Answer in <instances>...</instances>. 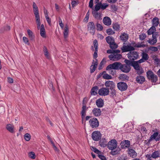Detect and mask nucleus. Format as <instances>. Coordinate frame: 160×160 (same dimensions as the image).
<instances>
[{"instance_id": "nucleus-1", "label": "nucleus", "mask_w": 160, "mask_h": 160, "mask_svg": "<svg viewBox=\"0 0 160 160\" xmlns=\"http://www.w3.org/2000/svg\"><path fill=\"white\" fill-rule=\"evenodd\" d=\"M32 7L36 22L37 23V28L39 29L40 27L41 22L38 7L35 2H33Z\"/></svg>"}, {"instance_id": "nucleus-2", "label": "nucleus", "mask_w": 160, "mask_h": 160, "mask_svg": "<svg viewBox=\"0 0 160 160\" xmlns=\"http://www.w3.org/2000/svg\"><path fill=\"white\" fill-rule=\"evenodd\" d=\"M122 64L120 62H116L108 65L106 68L107 70H119L121 69Z\"/></svg>"}, {"instance_id": "nucleus-3", "label": "nucleus", "mask_w": 160, "mask_h": 160, "mask_svg": "<svg viewBox=\"0 0 160 160\" xmlns=\"http://www.w3.org/2000/svg\"><path fill=\"white\" fill-rule=\"evenodd\" d=\"M148 79L151 80L152 82L155 83L158 81V77L154 75L151 70H148L146 73Z\"/></svg>"}, {"instance_id": "nucleus-4", "label": "nucleus", "mask_w": 160, "mask_h": 160, "mask_svg": "<svg viewBox=\"0 0 160 160\" xmlns=\"http://www.w3.org/2000/svg\"><path fill=\"white\" fill-rule=\"evenodd\" d=\"M128 58L131 60L134 61L139 58L138 53L137 51L129 52L127 54Z\"/></svg>"}, {"instance_id": "nucleus-5", "label": "nucleus", "mask_w": 160, "mask_h": 160, "mask_svg": "<svg viewBox=\"0 0 160 160\" xmlns=\"http://www.w3.org/2000/svg\"><path fill=\"white\" fill-rule=\"evenodd\" d=\"M118 142L115 139H112L108 143V148L110 150H113L116 148L117 146Z\"/></svg>"}, {"instance_id": "nucleus-6", "label": "nucleus", "mask_w": 160, "mask_h": 160, "mask_svg": "<svg viewBox=\"0 0 160 160\" xmlns=\"http://www.w3.org/2000/svg\"><path fill=\"white\" fill-rule=\"evenodd\" d=\"M87 29L90 31V33L93 35L95 32V27L94 23L92 22H90L88 23L87 25Z\"/></svg>"}, {"instance_id": "nucleus-7", "label": "nucleus", "mask_w": 160, "mask_h": 160, "mask_svg": "<svg viewBox=\"0 0 160 160\" xmlns=\"http://www.w3.org/2000/svg\"><path fill=\"white\" fill-rule=\"evenodd\" d=\"M101 134L99 131H94L92 133V138L94 141H98L101 138Z\"/></svg>"}, {"instance_id": "nucleus-8", "label": "nucleus", "mask_w": 160, "mask_h": 160, "mask_svg": "<svg viewBox=\"0 0 160 160\" xmlns=\"http://www.w3.org/2000/svg\"><path fill=\"white\" fill-rule=\"evenodd\" d=\"M117 87L118 89L121 91L126 90L128 88V85L126 82H120L117 83Z\"/></svg>"}, {"instance_id": "nucleus-9", "label": "nucleus", "mask_w": 160, "mask_h": 160, "mask_svg": "<svg viewBox=\"0 0 160 160\" xmlns=\"http://www.w3.org/2000/svg\"><path fill=\"white\" fill-rule=\"evenodd\" d=\"M90 126L92 128H96L99 126V122L98 119L95 118L91 119L89 121Z\"/></svg>"}, {"instance_id": "nucleus-10", "label": "nucleus", "mask_w": 160, "mask_h": 160, "mask_svg": "<svg viewBox=\"0 0 160 160\" xmlns=\"http://www.w3.org/2000/svg\"><path fill=\"white\" fill-rule=\"evenodd\" d=\"M86 99V98H84L82 101V104L83 106L82 108V111H81V117H85L86 115V111L88 108L86 106L87 102H85V99Z\"/></svg>"}, {"instance_id": "nucleus-11", "label": "nucleus", "mask_w": 160, "mask_h": 160, "mask_svg": "<svg viewBox=\"0 0 160 160\" xmlns=\"http://www.w3.org/2000/svg\"><path fill=\"white\" fill-rule=\"evenodd\" d=\"M108 88H102L98 91V93L100 96H105L108 95L109 93Z\"/></svg>"}, {"instance_id": "nucleus-12", "label": "nucleus", "mask_w": 160, "mask_h": 160, "mask_svg": "<svg viewBox=\"0 0 160 160\" xmlns=\"http://www.w3.org/2000/svg\"><path fill=\"white\" fill-rule=\"evenodd\" d=\"M130 142L128 140H124L120 143L121 148L122 149H124L126 148H130Z\"/></svg>"}, {"instance_id": "nucleus-13", "label": "nucleus", "mask_w": 160, "mask_h": 160, "mask_svg": "<svg viewBox=\"0 0 160 160\" xmlns=\"http://www.w3.org/2000/svg\"><path fill=\"white\" fill-rule=\"evenodd\" d=\"M93 44L95 48L94 52L93 54V58L96 59L98 57V41L95 39L93 42Z\"/></svg>"}, {"instance_id": "nucleus-14", "label": "nucleus", "mask_w": 160, "mask_h": 160, "mask_svg": "<svg viewBox=\"0 0 160 160\" xmlns=\"http://www.w3.org/2000/svg\"><path fill=\"white\" fill-rule=\"evenodd\" d=\"M131 69L130 66L126 65L125 64H122L120 70L123 72L127 73L130 71Z\"/></svg>"}, {"instance_id": "nucleus-15", "label": "nucleus", "mask_w": 160, "mask_h": 160, "mask_svg": "<svg viewBox=\"0 0 160 160\" xmlns=\"http://www.w3.org/2000/svg\"><path fill=\"white\" fill-rule=\"evenodd\" d=\"M158 134L159 133L158 132H154L153 134L150 136V138L148 140L147 144L149 145L150 144V142L153 140H155L157 141L156 139Z\"/></svg>"}, {"instance_id": "nucleus-16", "label": "nucleus", "mask_w": 160, "mask_h": 160, "mask_svg": "<svg viewBox=\"0 0 160 160\" xmlns=\"http://www.w3.org/2000/svg\"><path fill=\"white\" fill-rule=\"evenodd\" d=\"M105 85L106 88L109 87V89H112L113 88H115V86L114 82L113 81H106L105 83Z\"/></svg>"}, {"instance_id": "nucleus-17", "label": "nucleus", "mask_w": 160, "mask_h": 160, "mask_svg": "<svg viewBox=\"0 0 160 160\" xmlns=\"http://www.w3.org/2000/svg\"><path fill=\"white\" fill-rule=\"evenodd\" d=\"M93 114L96 117L100 116L102 114V111L100 108H94L92 111Z\"/></svg>"}, {"instance_id": "nucleus-18", "label": "nucleus", "mask_w": 160, "mask_h": 160, "mask_svg": "<svg viewBox=\"0 0 160 160\" xmlns=\"http://www.w3.org/2000/svg\"><path fill=\"white\" fill-rule=\"evenodd\" d=\"M129 78L128 76L125 74H120L118 77L119 80H121L123 82L126 81H128Z\"/></svg>"}, {"instance_id": "nucleus-19", "label": "nucleus", "mask_w": 160, "mask_h": 160, "mask_svg": "<svg viewBox=\"0 0 160 160\" xmlns=\"http://www.w3.org/2000/svg\"><path fill=\"white\" fill-rule=\"evenodd\" d=\"M128 154L130 155V156L132 158H135L137 156V153L133 149L128 148Z\"/></svg>"}, {"instance_id": "nucleus-20", "label": "nucleus", "mask_w": 160, "mask_h": 160, "mask_svg": "<svg viewBox=\"0 0 160 160\" xmlns=\"http://www.w3.org/2000/svg\"><path fill=\"white\" fill-rule=\"evenodd\" d=\"M136 81L138 83L142 84L145 81V78L143 76L138 75L136 78Z\"/></svg>"}, {"instance_id": "nucleus-21", "label": "nucleus", "mask_w": 160, "mask_h": 160, "mask_svg": "<svg viewBox=\"0 0 160 160\" xmlns=\"http://www.w3.org/2000/svg\"><path fill=\"white\" fill-rule=\"evenodd\" d=\"M96 103L97 106L99 108L102 107L104 105L103 100L101 98H99L96 100Z\"/></svg>"}, {"instance_id": "nucleus-22", "label": "nucleus", "mask_w": 160, "mask_h": 160, "mask_svg": "<svg viewBox=\"0 0 160 160\" xmlns=\"http://www.w3.org/2000/svg\"><path fill=\"white\" fill-rule=\"evenodd\" d=\"M152 26L156 28L159 24V18L156 17L154 18L152 20Z\"/></svg>"}, {"instance_id": "nucleus-23", "label": "nucleus", "mask_w": 160, "mask_h": 160, "mask_svg": "<svg viewBox=\"0 0 160 160\" xmlns=\"http://www.w3.org/2000/svg\"><path fill=\"white\" fill-rule=\"evenodd\" d=\"M106 40L107 42L109 44L110 46L112 48V46L111 45V43H114V42H115L114 38L111 36H108L106 38Z\"/></svg>"}, {"instance_id": "nucleus-24", "label": "nucleus", "mask_w": 160, "mask_h": 160, "mask_svg": "<svg viewBox=\"0 0 160 160\" xmlns=\"http://www.w3.org/2000/svg\"><path fill=\"white\" fill-rule=\"evenodd\" d=\"M14 126L13 125L10 124H8L6 125V129L11 133H14Z\"/></svg>"}, {"instance_id": "nucleus-25", "label": "nucleus", "mask_w": 160, "mask_h": 160, "mask_svg": "<svg viewBox=\"0 0 160 160\" xmlns=\"http://www.w3.org/2000/svg\"><path fill=\"white\" fill-rule=\"evenodd\" d=\"M103 22L106 25L109 26L111 25V20L109 17H105L103 19Z\"/></svg>"}, {"instance_id": "nucleus-26", "label": "nucleus", "mask_w": 160, "mask_h": 160, "mask_svg": "<svg viewBox=\"0 0 160 160\" xmlns=\"http://www.w3.org/2000/svg\"><path fill=\"white\" fill-rule=\"evenodd\" d=\"M40 34L41 36L43 38L46 37L44 25L43 24L41 25L40 28Z\"/></svg>"}, {"instance_id": "nucleus-27", "label": "nucleus", "mask_w": 160, "mask_h": 160, "mask_svg": "<svg viewBox=\"0 0 160 160\" xmlns=\"http://www.w3.org/2000/svg\"><path fill=\"white\" fill-rule=\"evenodd\" d=\"M120 38L121 40L125 42L128 39V35L127 33L123 32L120 36Z\"/></svg>"}, {"instance_id": "nucleus-28", "label": "nucleus", "mask_w": 160, "mask_h": 160, "mask_svg": "<svg viewBox=\"0 0 160 160\" xmlns=\"http://www.w3.org/2000/svg\"><path fill=\"white\" fill-rule=\"evenodd\" d=\"M92 14L95 18L98 19H101V12H98L97 11H92Z\"/></svg>"}, {"instance_id": "nucleus-29", "label": "nucleus", "mask_w": 160, "mask_h": 160, "mask_svg": "<svg viewBox=\"0 0 160 160\" xmlns=\"http://www.w3.org/2000/svg\"><path fill=\"white\" fill-rule=\"evenodd\" d=\"M100 145L101 147L103 148L108 146V144H107V141L105 138H102L100 139L99 142Z\"/></svg>"}, {"instance_id": "nucleus-30", "label": "nucleus", "mask_w": 160, "mask_h": 160, "mask_svg": "<svg viewBox=\"0 0 160 160\" xmlns=\"http://www.w3.org/2000/svg\"><path fill=\"white\" fill-rule=\"evenodd\" d=\"M27 33L30 40L32 41H34L35 37L32 31L30 29H28L27 30Z\"/></svg>"}, {"instance_id": "nucleus-31", "label": "nucleus", "mask_w": 160, "mask_h": 160, "mask_svg": "<svg viewBox=\"0 0 160 160\" xmlns=\"http://www.w3.org/2000/svg\"><path fill=\"white\" fill-rule=\"evenodd\" d=\"M152 39H149L148 40V42L152 45H154L157 42V39L156 37H155L153 36V38Z\"/></svg>"}, {"instance_id": "nucleus-32", "label": "nucleus", "mask_w": 160, "mask_h": 160, "mask_svg": "<svg viewBox=\"0 0 160 160\" xmlns=\"http://www.w3.org/2000/svg\"><path fill=\"white\" fill-rule=\"evenodd\" d=\"M152 26L147 31V32L148 35H151L154 33L156 31V28Z\"/></svg>"}, {"instance_id": "nucleus-33", "label": "nucleus", "mask_w": 160, "mask_h": 160, "mask_svg": "<svg viewBox=\"0 0 160 160\" xmlns=\"http://www.w3.org/2000/svg\"><path fill=\"white\" fill-rule=\"evenodd\" d=\"M98 89V87L97 86H95L92 88L91 91V95H95L97 94L96 91Z\"/></svg>"}, {"instance_id": "nucleus-34", "label": "nucleus", "mask_w": 160, "mask_h": 160, "mask_svg": "<svg viewBox=\"0 0 160 160\" xmlns=\"http://www.w3.org/2000/svg\"><path fill=\"white\" fill-rule=\"evenodd\" d=\"M131 66L133 67L134 69L136 70H140V67L136 61H134Z\"/></svg>"}, {"instance_id": "nucleus-35", "label": "nucleus", "mask_w": 160, "mask_h": 160, "mask_svg": "<svg viewBox=\"0 0 160 160\" xmlns=\"http://www.w3.org/2000/svg\"><path fill=\"white\" fill-rule=\"evenodd\" d=\"M158 151H155L152 154V157L154 158L160 157V153Z\"/></svg>"}, {"instance_id": "nucleus-36", "label": "nucleus", "mask_w": 160, "mask_h": 160, "mask_svg": "<svg viewBox=\"0 0 160 160\" xmlns=\"http://www.w3.org/2000/svg\"><path fill=\"white\" fill-rule=\"evenodd\" d=\"M68 26L67 25H66L65 26L64 31L63 32L64 38H67L68 37Z\"/></svg>"}, {"instance_id": "nucleus-37", "label": "nucleus", "mask_w": 160, "mask_h": 160, "mask_svg": "<svg viewBox=\"0 0 160 160\" xmlns=\"http://www.w3.org/2000/svg\"><path fill=\"white\" fill-rule=\"evenodd\" d=\"M43 51L44 52V54L45 56L47 58H49V53L47 48L46 46H44L43 48Z\"/></svg>"}, {"instance_id": "nucleus-38", "label": "nucleus", "mask_w": 160, "mask_h": 160, "mask_svg": "<svg viewBox=\"0 0 160 160\" xmlns=\"http://www.w3.org/2000/svg\"><path fill=\"white\" fill-rule=\"evenodd\" d=\"M142 58L145 61H147L148 60L149 57L148 55L146 53L143 52L141 54Z\"/></svg>"}, {"instance_id": "nucleus-39", "label": "nucleus", "mask_w": 160, "mask_h": 160, "mask_svg": "<svg viewBox=\"0 0 160 160\" xmlns=\"http://www.w3.org/2000/svg\"><path fill=\"white\" fill-rule=\"evenodd\" d=\"M112 28L116 31L119 30L120 28V25L117 22L112 23Z\"/></svg>"}, {"instance_id": "nucleus-40", "label": "nucleus", "mask_w": 160, "mask_h": 160, "mask_svg": "<svg viewBox=\"0 0 160 160\" xmlns=\"http://www.w3.org/2000/svg\"><path fill=\"white\" fill-rule=\"evenodd\" d=\"M99 4L102 10H104L106 9V8H107L109 6V5L107 4V3H102L101 2H100V3H99Z\"/></svg>"}, {"instance_id": "nucleus-41", "label": "nucleus", "mask_w": 160, "mask_h": 160, "mask_svg": "<svg viewBox=\"0 0 160 160\" xmlns=\"http://www.w3.org/2000/svg\"><path fill=\"white\" fill-rule=\"evenodd\" d=\"M114 59L115 61H117L121 59L122 57V55L120 54H114Z\"/></svg>"}, {"instance_id": "nucleus-42", "label": "nucleus", "mask_w": 160, "mask_h": 160, "mask_svg": "<svg viewBox=\"0 0 160 160\" xmlns=\"http://www.w3.org/2000/svg\"><path fill=\"white\" fill-rule=\"evenodd\" d=\"M91 149L92 151H93L95 153L98 154V155L101 152V151L94 147L91 146Z\"/></svg>"}, {"instance_id": "nucleus-43", "label": "nucleus", "mask_w": 160, "mask_h": 160, "mask_svg": "<svg viewBox=\"0 0 160 160\" xmlns=\"http://www.w3.org/2000/svg\"><path fill=\"white\" fill-rule=\"evenodd\" d=\"M134 61L131 60L130 59L128 60L126 59L124 60V62L126 64L125 65H128V66H131V65H132Z\"/></svg>"}, {"instance_id": "nucleus-44", "label": "nucleus", "mask_w": 160, "mask_h": 160, "mask_svg": "<svg viewBox=\"0 0 160 160\" xmlns=\"http://www.w3.org/2000/svg\"><path fill=\"white\" fill-rule=\"evenodd\" d=\"M111 90V92L110 93V97L114 98L116 95V91L114 88L113 89H110Z\"/></svg>"}, {"instance_id": "nucleus-45", "label": "nucleus", "mask_w": 160, "mask_h": 160, "mask_svg": "<svg viewBox=\"0 0 160 160\" xmlns=\"http://www.w3.org/2000/svg\"><path fill=\"white\" fill-rule=\"evenodd\" d=\"M102 78L104 79L109 80L112 78V77L107 73L104 74L102 76Z\"/></svg>"}, {"instance_id": "nucleus-46", "label": "nucleus", "mask_w": 160, "mask_h": 160, "mask_svg": "<svg viewBox=\"0 0 160 160\" xmlns=\"http://www.w3.org/2000/svg\"><path fill=\"white\" fill-rule=\"evenodd\" d=\"M121 49L122 52H128V45L127 46L123 45Z\"/></svg>"}, {"instance_id": "nucleus-47", "label": "nucleus", "mask_w": 160, "mask_h": 160, "mask_svg": "<svg viewBox=\"0 0 160 160\" xmlns=\"http://www.w3.org/2000/svg\"><path fill=\"white\" fill-rule=\"evenodd\" d=\"M97 30L98 31H101L102 30L103 28L102 26L98 22L96 24Z\"/></svg>"}, {"instance_id": "nucleus-48", "label": "nucleus", "mask_w": 160, "mask_h": 160, "mask_svg": "<svg viewBox=\"0 0 160 160\" xmlns=\"http://www.w3.org/2000/svg\"><path fill=\"white\" fill-rule=\"evenodd\" d=\"M106 32L108 35H112L115 33V32L112 31L111 28L107 29L106 31Z\"/></svg>"}, {"instance_id": "nucleus-49", "label": "nucleus", "mask_w": 160, "mask_h": 160, "mask_svg": "<svg viewBox=\"0 0 160 160\" xmlns=\"http://www.w3.org/2000/svg\"><path fill=\"white\" fill-rule=\"evenodd\" d=\"M146 37V35L144 33H142L139 35V38L141 40H144Z\"/></svg>"}, {"instance_id": "nucleus-50", "label": "nucleus", "mask_w": 160, "mask_h": 160, "mask_svg": "<svg viewBox=\"0 0 160 160\" xmlns=\"http://www.w3.org/2000/svg\"><path fill=\"white\" fill-rule=\"evenodd\" d=\"M24 137L25 139L27 141H28L30 140L31 136L29 134L27 133L24 135Z\"/></svg>"}, {"instance_id": "nucleus-51", "label": "nucleus", "mask_w": 160, "mask_h": 160, "mask_svg": "<svg viewBox=\"0 0 160 160\" xmlns=\"http://www.w3.org/2000/svg\"><path fill=\"white\" fill-rule=\"evenodd\" d=\"M100 9L101 8L99 3H98V4H96L95 6L94 11H93L98 12Z\"/></svg>"}, {"instance_id": "nucleus-52", "label": "nucleus", "mask_w": 160, "mask_h": 160, "mask_svg": "<svg viewBox=\"0 0 160 160\" xmlns=\"http://www.w3.org/2000/svg\"><path fill=\"white\" fill-rule=\"evenodd\" d=\"M148 49L153 52H156L158 50V48L154 46H151L148 48Z\"/></svg>"}, {"instance_id": "nucleus-53", "label": "nucleus", "mask_w": 160, "mask_h": 160, "mask_svg": "<svg viewBox=\"0 0 160 160\" xmlns=\"http://www.w3.org/2000/svg\"><path fill=\"white\" fill-rule=\"evenodd\" d=\"M29 157L32 159H35V153L32 152H31L29 153Z\"/></svg>"}, {"instance_id": "nucleus-54", "label": "nucleus", "mask_w": 160, "mask_h": 160, "mask_svg": "<svg viewBox=\"0 0 160 160\" xmlns=\"http://www.w3.org/2000/svg\"><path fill=\"white\" fill-rule=\"evenodd\" d=\"M111 45L112 46V48L110 46V48L112 50H114L115 49L117 48H118V46L115 43V42H114V43H111Z\"/></svg>"}, {"instance_id": "nucleus-55", "label": "nucleus", "mask_w": 160, "mask_h": 160, "mask_svg": "<svg viewBox=\"0 0 160 160\" xmlns=\"http://www.w3.org/2000/svg\"><path fill=\"white\" fill-rule=\"evenodd\" d=\"M46 18L47 21L50 26L51 25V19L48 16V15H46Z\"/></svg>"}, {"instance_id": "nucleus-56", "label": "nucleus", "mask_w": 160, "mask_h": 160, "mask_svg": "<svg viewBox=\"0 0 160 160\" xmlns=\"http://www.w3.org/2000/svg\"><path fill=\"white\" fill-rule=\"evenodd\" d=\"M128 52H133L135 50V48L130 45H128Z\"/></svg>"}, {"instance_id": "nucleus-57", "label": "nucleus", "mask_w": 160, "mask_h": 160, "mask_svg": "<svg viewBox=\"0 0 160 160\" xmlns=\"http://www.w3.org/2000/svg\"><path fill=\"white\" fill-rule=\"evenodd\" d=\"M97 67L93 66V65H92L90 68V73H93L96 70V69L97 68Z\"/></svg>"}, {"instance_id": "nucleus-58", "label": "nucleus", "mask_w": 160, "mask_h": 160, "mask_svg": "<svg viewBox=\"0 0 160 160\" xmlns=\"http://www.w3.org/2000/svg\"><path fill=\"white\" fill-rule=\"evenodd\" d=\"M109 73L112 76H115L116 75V72L115 70L111 69L109 70Z\"/></svg>"}, {"instance_id": "nucleus-59", "label": "nucleus", "mask_w": 160, "mask_h": 160, "mask_svg": "<svg viewBox=\"0 0 160 160\" xmlns=\"http://www.w3.org/2000/svg\"><path fill=\"white\" fill-rule=\"evenodd\" d=\"M89 11H88L87 12L86 14V17L84 19V21L85 22H88V19H89Z\"/></svg>"}, {"instance_id": "nucleus-60", "label": "nucleus", "mask_w": 160, "mask_h": 160, "mask_svg": "<svg viewBox=\"0 0 160 160\" xmlns=\"http://www.w3.org/2000/svg\"><path fill=\"white\" fill-rule=\"evenodd\" d=\"M78 0H72L71 4L72 7H74L76 5H77L78 3Z\"/></svg>"}, {"instance_id": "nucleus-61", "label": "nucleus", "mask_w": 160, "mask_h": 160, "mask_svg": "<svg viewBox=\"0 0 160 160\" xmlns=\"http://www.w3.org/2000/svg\"><path fill=\"white\" fill-rule=\"evenodd\" d=\"M110 153L111 155L114 156L116 155L117 154L119 153L118 152V150H117L116 149V150H111Z\"/></svg>"}, {"instance_id": "nucleus-62", "label": "nucleus", "mask_w": 160, "mask_h": 160, "mask_svg": "<svg viewBox=\"0 0 160 160\" xmlns=\"http://www.w3.org/2000/svg\"><path fill=\"white\" fill-rule=\"evenodd\" d=\"M23 40L25 43L27 44L28 45H29L28 39L27 37H23Z\"/></svg>"}, {"instance_id": "nucleus-63", "label": "nucleus", "mask_w": 160, "mask_h": 160, "mask_svg": "<svg viewBox=\"0 0 160 160\" xmlns=\"http://www.w3.org/2000/svg\"><path fill=\"white\" fill-rule=\"evenodd\" d=\"M98 156L101 160H106L105 157L103 155L98 154Z\"/></svg>"}, {"instance_id": "nucleus-64", "label": "nucleus", "mask_w": 160, "mask_h": 160, "mask_svg": "<svg viewBox=\"0 0 160 160\" xmlns=\"http://www.w3.org/2000/svg\"><path fill=\"white\" fill-rule=\"evenodd\" d=\"M108 58L110 59V60L115 61V60L114 59V54H110L108 56Z\"/></svg>"}]
</instances>
